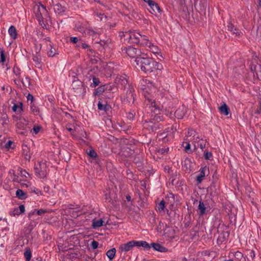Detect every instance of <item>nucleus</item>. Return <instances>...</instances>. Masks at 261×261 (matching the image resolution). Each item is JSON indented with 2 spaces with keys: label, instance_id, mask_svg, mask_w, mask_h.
<instances>
[{
  "label": "nucleus",
  "instance_id": "nucleus-53",
  "mask_svg": "<svg viewBox=\"0 0 261 261\" xmlns=\"http://www.w3.org/2000/svg\"><path fill=\"white\" fill-rule=\"evenodd\" d=\"M105 196H106V198H105L106 201L107 202H111L112 198L110 197L109 194L106 193Z\"/></svg>",
  "mask_w": 261,
  "mask_h": 261
},
{
  "label": "nucleus",
  "instance_id": "nucleus-59",
  "mask_svg": "<svg viewBox=\"0 0 261 261\" xmlns=\"http://www.w3.org/2000/svg\"><path fill=\"white\" fill-rule=\"evenodd\" d=\"M228 30L232 32L234 31L233 28L232 24H230L229 25H228ZM234 31H236V29H234Z\"/></svg>",
  "mask_w": 261,
  "mask_h": 261
},
{
  "label": "nucleus",
  "instance_id": "nucleus-55",
  "mask_svg": "<svg viewBox=\"0 0 261 261\" xmlns=\"http://www.w3.org/2000/svg\"><path fill=\"white\" fill-rule=\"evenodd\" d=\"M12 141L9 140V141H8L6 144H5V147L6 148H9L11 147V146L12 144Z\"/></svg>",
  "mask_w": 261,
  "mask_h": 261
},
{
  "label": "nucleus",
  "instance_id": "nucleus-57",
  "mask_svg": "<svg viewBox=\"0 0 261 261\" xmlns=\"http://www.w3.org/2000/svg\"><path fill=\"white\" fill-rule=\"evenodd\" d=\"M66 128L71 133V134L72 135V136H75V134H74V130L73 129H72V128L71 127H68V126H66Z\"/></svg>",
  "mask_w": 261,
  "mask_h": 261
},
{
  "label": "nucleus",
  "instance_id": "nucleus-48",
  "mask_svg": "<svg viewBox=\"0 0 261 261\" xmlns=\"http://www.w3.org/2000/svg\"><path fill=\"white\" fill-rule=\"evenodd\" d=\"M98 244H99L97 241L93 240L91 242V246L93 249H95L97 248V247L98 246Z\"/></svg>",
  "mask_w": 261,
  "mask_h": 261
},
{
  "label": "nucleus",
  "instance_id": "nucleus-19",
  "mask_svg": "<svg viewBox=\"0 0 261 261\" xmlns=\"http://www.w3.org/2000/svg\"><path fill=\"white\" fill-rule=\"evenodd\" d=\"M195 134L196 132L194 130L192 129H189L185 140L189 142L192 141L194 139Z\"/></svg>",
  "mask_w": 261,
  "mask_h": 261
},
{
  "label": "nucleus",
  "instance_id": "nucleus-36",
  "mask_svg": "<svg viewBox=\"0 0 261 261\" xmlns=\"http://www.w3.org/2000/svg\"><path fill=\"white\" fill-rule=\"evenodd\" d=\"M55 11H58V13H61L65 11V9L64 7H62L61 5L60 4H57L55 6Z\"/></svg>",
  "mask_w": 261,
  "mask_h": 261
},
{
  "label": "nucleus",
  "instance_id": "nucleus-46",
  "mask_svg": "<svg viewBox=\"0 0 261 261\" xmlns=\"http://www.w3.org/2000/svg\"><path fill=\"white\" fill-rule=\"evenodd\" d=\"M77 46L78 47H82L84 49L88 48L89 47V45H88L87 44L84 43L82 42H79Z\"/></svg>",
  "mask_w": 261,
  "mask_h": 261
},
{
  "label": "nucleus",
  "instance_id": "nucleus-6",
  "mask_svg": "<svg viewBox=\"0 0 261 261\" xmlns=\"http://www.w3.org/2000/svg\"><path fill=\"white\" fill-rule=\"evenodd\" d=\"M28 121L24 118H20L16 123V132L21 135L27 136L28 133Z\"/></svg>",
  "mask_w": 261,
  "mask_h": 261
},
{
  "label": "nucleus",
  "instance_id": "nucleus-52",
  "mask_svg": "<svg viewBox=\"0 0 261 261\" xmlns=\"http://www.w3.org/2000/svg\"><path fill=\"white\" fill-rule=\"evenodd\" d=\"M27 97L28 101H31V103H33L34 97L32 94H29Z\"/></svg>",
  "mask_w": 261,
  "mask_h": 261
},
{
  "label": "nucleus",
  "instance_id": "nucleus-28",
  "mask_svg": "<svg viewBox=\"0 0 261 261\" xmlns=\"http://www.w3.org/2000/svg\"><path fill=\"white\" fill-rule=\"evenodd\" d=\"M198 210L199 211V215L202 216L205 213V206L204 204L201 201H199V205L198 207Z\"/></svg>",
  "mask_w": 261,
  "mask_h": 261
},
{
  "label": "nucleus",
  "instance_id": "nucleus-8",
  "mask_svg": "<svg viewBox=\"0 0 261 261\" xmlns=\"http://www.w3.org/2000/svg\"><path fill=\"white\" fill-rule=\"evenodd\" d=\"M34 11L39 21L41 19H44L47 16V11L45 7L40 3L35 5Z\"/></svg>",
  "mask_w": 261,
  "mask_h": 261
},
{
  "label": "nucleus",
  "instance_id": "nucleus-20",
  "mask_svg": "<svg viewBox=\"0 0 261 261\" xmlns=\"http://www.w3.org/2000/svg\"><path fill=\"white\" fill-rule=\"evenodd\" d=\"M23 154L25 156V159L27 160H30L31 157L32 153L30 151L29 147L25 145L22 146Z\"/></svg>",
  "mask_w": 261,
  "mask_h": 261
},
{
  "label": "nucleus",
  "instance_id": "nucleus-60",
  "mask_svg": "<svg viewBox=\"0 0 261 261\" xmlns=\"http://www.w3.org/2000/svg\"><path fill=\"white\" fill-rule=\"evenodd\" d=\"M33 192L37 194H41V191L38 189L35 188H34V190H33Z\"/></svg>",
  "mask_w": 261,
  "mask_h": 261
},
{
  "label": "nucleus",
  "instance_id": "nucleus-5",
  "mask_svg": "<svg viewBox=\"0 0 261 261\" xmlns=\"http://www.w3.org/2000/svg\"><path fill=\"white\" fill-rule=\"evenodd\" d=\"M72 86L75 95L83 98L86 92V89L83 83L79 80H74Z\"/></svg>",
  "mask_w": 261,
  "mask_h": 261
},
{
  "label": "nucleus",
  "instance_id": "nucleus-38",
  "mask_svg": "<svg viewBox=\"0 0 261 261\" xmlns=\"http://www.w3.org/2000/svg\"><path fill=\"white\" fill-rule=\"evenodd\" d=\"M204 156L205 160H210L213 157V155L211 152L204 151Z\"/></svg>",
  "mask_w": 261,
  "mask_h": 261
},
{
  "label": "nucleus",
  "instance_id": "nucleus-37",
  "mask_svg": "<svg viewBox=\"0 0 261 261\" xmlns=\"http://www.w3.org/2000/svg\"><path fill=\"white\" fill-rule=\"evenodd\" d=\"M168 135L166 133H161L158 135L159 139H162L164 142L168 141L167 139Z\"/></svg>",
  "mask_w": 261,
  "mask_h": 261
},
{
  "label": "nucleus",
  "instance_id": "nucleus-61",
  "mask_svg": "<svg viewBox=\"0 0 261 261\" xmlns=\"http://www.w3.org/2000/svg\"><path fill=\"white\" fill-rule=\"evenodd\" d=\"M49 189H50V188L48 186H45L44 188V192H47V193L49 192Z\"/></svg>",
  "mask_w": 261,
  "mask_h": 261
},
{
  "label": "nucleus",
  "instance_id": "nucleus-7",
  "mask_svg": "<svg viewBox=\"0 0 261 261\" xmlns=\"http://www.w3.org/2000/svg\"><path fill=\"white\" fill-rule=\"evenodd\" d=\"M135 89L129 86L126 94L121 97L122 102L124 104L130 105L134 103L135 101Z\"/></svg>",
  "mask_w": 261,
  "mask_h": 261
},
{
  "label": "nucleus",
  "instance_id": "nucleus-10",
  "mask_svg": "<svg viewBox=\"0 0 261 261\" xmlns=\"http://www.w3.org/2000/svg\"><path fill=\"white\" fill-rule=\"evenodd\" d=\"M143 43H142V45L144 47L147 48L148 50L153 53V54H158L160 51V50L158 47L151 43L148 39V37H145V39H143Z\"/></svg>",
  "mask_w": 261,
  "mask_h": 261
},
{
  "label": "nucleus",
  "instance_id": "nucleus-17",
  "mask_svg": "<svg viewBox=\"0 0 261 261\" xmlns=\"http://www.w3.org/2000/svg\"><path fill=\"white\" fill-rule=\"evenodd\" d=\"M186 113V109L184 106L179 107L175 112V116L178 119H182Z\"/></svg>",
  "mask_w": 261,
  "mask_h": 261
},
{
  "label": "nucleus",
  "instance_id": "nucleus-22",
  "mask_svg": "<svg viewBox=\"0 0 261 261\" xmlns=\"http://www.w3.org/2000/svg\"><path fill=\"white\" fill-rule=\"evenodd\" d=\"M8 32L12 38L15 39L17 38V34L16 29L14 26L11 25L8 30Z\"/></svg>",
  "mask_w": 261,
  "mask_h": 261
},
{
  "label": "nucleus",
  "instance_id": "nucleus-11",
  "mask_svg": "<svg viewBox=\"0 0 261 261\" xmlns=\"http://www.w3.org/2000/svg\"><path fill=\"white\" fill-rule=\"evenodd\" d=\"M145 103L147 106H148L150 111L154 113L155 115L160 113V108L157 105L154 100L149 97H146Z\"/></svg>",
  "mask_w": 261,
  "mask_h": 261
},
{
  "label": "nucleus",
  "instance_id": "nucleus-18",
  "mask_svg": "<svg viewBox=\"0 0 261 261\" xmlns=\"http://www.w3.org/2000/svg\"><path fill=\"white\" fill-rule=\"evenodd\" d=\"M151 247L154 250L161 252H166L168 251V249L164 247L158 243H151Z\"/></svg>",
  "mask_w": 261,
  "mask_h": 261
},
{
  "label": "nucleus",
  "instance_id": "nucleus-39",
  "mask_svg": "<svg viewBox=\"0 0 261 261\" xmlns=\"http://www.w3.org/2000/svg\"><path fill=\"white\" fill-rule=\"evenodd\" d=\"M234 257L239 260H241L243 258V254L240 251H237L235 252Z\"/></svg>",
  "mask_w": 261,
  "mask_h": 261
},
{
  "label": "nucleus",
  "instance_id": "nucleus-21",
  "mask_svg": "<svg viewBox=\"0 0 261 261\" xmlns=\"http://www.w3.org/2000/svg\"><path fill=\"white\" fill-rule=\"evenodd\" d=\"M136 243L137 247H143L147 250L150 249L151 247V244H149L147 242L144 241H136Z\"/></svg>",
  "mask_w": 261,
  "mask_h": 261
},
{
  "label": "nucleus",
  "instance_id": "nucleus-32",
  "mask_svg": "<svg viewBox=\"0 0 261 261\" xmlns=\"http://www.w3.org/2000/svg\"><path fill=\"white\" fill-rule=\"evenodd\" d=\"M105 91V86H101L98 87L94 91V95H100L102 94V93Z\"/></svg>",
  "mask_w": 261,
  "mask_h": 261
},
{
  "label": "nucleus",
  "instance_id": "nucleus-15",
  "mask_svg": "<svg viewBox=\"0 0 261 261\" xmlns=\"http://www.w3.org/2000/svg\"><path fill=\"white\" fill-rule=\"evenodd\" d=\"M25 212V208L23 205H20L16 208H14L10 212V215L12 216H18Z\"/></svg>",
  "mask_w": 261,
  "mask_h": 261
},
{
  "label": "nucleus",
  "instance_id": "nucleus-25",
  "mask_svg": "<svg viewBox=\"0 0 261 261\" xmlns=\"http://www.w3.org/2000/svg\"><path fill=\"white\" fill-rule=\"evenodd\" d=\"M98 109L99 110L107 112L110 110V107L107 103L102 104V102L100 100H99L98 103Z\"/></svg>",
  "mask_w": 261,
  "mask_h": 261
},
{
  "label": "nucleus",
  "instance_id": "nucleus-30",
  "mask_svg": "<svg viewBox=\"0 0 261 261\" xmlns=\"http://www.w3.org/2000/svg\"><path fill=\"white\" fill-rule=\"evenodd\" d=\"M103 222V221L102 219H99L98 220H93L92 226L94 228L99 227L102 225Z\"/></svg>",
  "mask_w": 261,
  "mask_h": 261
},
{
  "label": "nucleus",
  "instance_id": "nucleus-3",
  "mask_svg": "<svg viewBox=\"0 0 261 261\" xmlns=\"http://www.w3.org/2000/svg\"><path fill=\"white\" fill-rule=\"evenodd\" d=\"M12 173L11 178L14 182L19 183L23 187H28L30 185L31 177L30 174L24 169L19 168L17 174L14 170L10 171Z\"/></svg>",
  "mask_w": 261,
  "mask_h": 261
},
{
  "label": "nucleus",
  "instance_id": "nucleus-35",
  "mask_svg": "<svg viewBox=\"0 0 261 261\" xmlns=\"http://www.w3.org/2000/svg\"><path fill=\"white\" fill-rule=\"evenodd\" d=\"M24 255L26 261H30L32 257L31 250L30 249H27V250H25L24 253Z\"/></svg>",
  "mask_w": 261,
  "mask_h": 261
},
{
  "label": "nucleus",
  "instance_id": "nucleus-51",
  "mask_svg": "<svg viewBox=\"0 0 261 261\" xmlns=\"http://www.w3.org/2000/svg\"><path fill=\"white\" fill-rule=\"evenodd\" d=\"M48 55L49 57H54L55 55V49L51 48L50 50L48 52Z\"/></svg>",
  "mask_w": 261,
  "mask_h": 261
},
{
  "label": "nucleus",
  "instance_id": "nucleus-13",
  "mask_svg": "<svg viewBox=\"0 0 261 261\" xmlns=\"http://www.w3.org/2000/svg\"><path fill=\"white\" fill-rule=\"evenodd\" d=\"M250 66L251 71L255 73L257 78L261 81V65L256 62H252Z\"/></svg>",
  "mask_w": 261,
  "mask_h": 261
},
{
  "label": "nucleus",
  "instance_id": "nucleus-12",
  "mask_svg": "<svg viewBox=\"0 0 261 261\" xmlns=\"http://www.w3.org/2000/svg\"><path fill=\"white\" fill-rule=\"evenodd\" d=\"M136 246V241H131L127 243L121 244L119 246V250L120 253L128 252Z\"/></svg>",
  "mask_w": 261,
  "mask_h": 261
},
{
  "label": "nucleus",
  "instance_id": "nucleus-14",
  "mask_svg": "<svg viewBox=\"0 0 261 261\" xmlns=\"http://www.w3.org/2000/svg\"><path fill=\"white\" fill-rule=\"evenodd\" d=\"M207 170L208 171V169L206 166H204L200 169V173L196 177V181L198 184H200L203 180Z\"/></svg>",
  "mask_w": 261,
  "mask_h": 261
},
{
  "label": "nucleus",
  "instance_id": "nucleus-62",
  "mask_svg": "<svg viewBox=\"0 0 261 261\" xmlns=\"http://www.w3.org/2000/svg\"><path fill=\"white\" fill-rule=\"evenodd\" d=\"M20 118H19L17 116H13V119L14 121H15L16 122H18L19 121V119Z\"/></svg>",
  "mask_w": 261,
  "mask_h": 261
},
{
  "label": "nucleus",
  "instance_id": "nucleus-2",
  "mask_svg": "<svg viewBox=\"0 0 261 261\" xmlns=\"http://www.w3.org/2000/svg\"><path fill=\"white\" fill-rule=\"evenodd\" d=\"M121 39L123 40L124 43L127 42L130 44H140L142 45L143 39L146 36L141 35L139 32L136 31L122 32L120 34Z\"/></svg>",
  "mask_w": 261,
  "mask_h": 261
},
{
  "label": "nucleus",
  "instance_id": "nucleus-54",
  "mask_svg": "<svg viewBox=\"0 0 261 261\" xmlns=\"http://www.w3.org/2000/svg\"><path fill=\"white\" fill-rule=\"evenodd\" d=\"M87 33L88 34H89L90 35H92V36H94V35H96L95 32L91 29H88L87 30Z\"/></svg>",
  "mask_w": 261,
  "mask_h": 261
},
{
  "label": "nucleus",
  "instance_id": "nucleus-23",
  "mask_svg": "<svg viewBox=\"0 0 261 261\" xmlns=\"http://www.w3.org/2000/svg\"><path fill=\"white\" fill-rule=\"evenodd\" d=\"M165 203L163 200L156 205V211L160 213H164L165 208Z\"/></svg>",
  "mask_w": 261,
  "mask_h": 261
},
{
  "label": "nucleus",
  "instance_id": "nucleus-56",
  "mask_svg": "<svg viewBox=\"0 0 261 261\" xmlns=\"http://www.w3.org/2000/svg\"><path fill=\"white\" fill-rule=\"evenodd\" d=\"M169 150V148H162V149H160L159 150V152H161V154H163L165 152H167V151H168Z\"/></svg>",
  "mask_w": 261,
  "mask_h": 261
},
{
  "label": "nucleus",
  "instance_id": "nucleus-16",
  "mask_svg": "<svg viewBox=\"0 0 261 261\" xmlns=\"http://www.w3.org/2000/svg\"><path fill=\"white\" fill-rule=\"evenodd\" d=\"M148 5L150 8L149 12L151 14H156L157 12L160 13L161 12V9L159 5L154 1H152L150 4H148Z\"/></svg>",
  "mask_w": 261,
  "mask_h": 261
},
{
  "label": "nucleus",
  "instance_id": "nucleus-40",
  "mask_svg": "<svg viewBox=\"0 0 261 261\" xmlns=\"http://www.w3.org/2000/svg\"><path fill=\"white\" fill-rule=\"evenodd\" d=\"M99 83V79L95 77H94L93 78V83L91 84V86L92 87H95L98 85Z\"/></svg>",
  "mask_w": 261,
  "mask_h": 261
},
{
  "label": "nucleus",
  "instance_id": "nucleus-34",
  "mask_svg": "<svg viewBox=\"0 0 261 261\" xmlns=\"http://www.w3.org/2000/svg\"><path fill=\"white\" fill-rule=\"evenodd\" d=\"M33 60L35 63L36 66H39L41 63V58L38 55H33Z\"/></svg>",
  "mask_w": 261,
  "mask_h": 261
},
{
  "label": "nucleus",
  "instance_id": "nucleus-9",
  "mask_svg": "<svg viewBox=\"0 0 261 261\" xmlns=\"http://www.w3.org/2000/svg\"><path fill=\"white\" fill-rule=\"evenodd\" d=\"M122 50L124 51L130 58H135L136 59L138 57H141V51L138 48L129 46L127 48H122Z\"/></svg>",
  "mask_w": 261,
  "mask_h": 261
},
{
  "label": "nucleus",
  "instance_id": "nucleus-50",
  "mask_svg": "<svg viewBox=\"0 0 261 261\" xmlns=\"http://www.w3.org/2000/svg\"><path fill=\"white\" fill-rule=\"evenodd\" d=\"M40 129H41L40 126H34V127L33 128L32 130H33L34 133L35 134H38L39 133V132L40 131Z\"/></svg>",
  "mask_w": 261,
  "mask_h": 261
},
{
  "label": "nucleus",
  "instance_id": "nucleus-42",
  "mask_svg": "<svg viewBox=\"0 0 261 261\" xmlns=\"http://www.w3.org/2000/svg\"><path fill=\"white\" fill-rule=\"evenodd\" d=\"M96 16L101 21H106L107 18V17L104 14H102V13H97Z\"/></svg>",
  "mask_w": 261,
  "mask_h": 261
},
{
  "label": "nucleus",
  "instance_id": "nucleus-43",
  "mask_svg": "<svg viewBox=\"0 0 261 261\" xmlns=\"http://www.w3.org/2000/svg\"><path fill=\"white\" fill-rule=\"evenodd\" d=\"M185 143L186 145L185 146V150L186 152H189L190 150L191 145L190 144V142L185 140L183 142V144Z\"/></svg>",
  "mask_w": 261,
  "mask_h": 261
},
{
  "label": "nucleus",
  "instance_id": "nucleus-31",
  "mask_svg": "<svg viewBox=\"0 0 261 261\" xmlns=\"http://www.w3.org/2000/svg\"><path fill=\"white\" fill-rule=\"evenodd\" d=\"M13 71L14 73L18 77V79L19 80H21L23 85H24V84L23 83V81H22V79H20L21 72H20V70L19 68H18L17 67H14L13 68Z\"/></svg>",
  "mask_w": 261,
  "mask_h": 261
},
{
  "label": "nucleus",
  "instance_id": "nucleus-47",
  "mask_svg": "<svg viewBox=\"0 0 261 261\" xmlns=\"http://www.w3.org/2000/svg\"><path fill=\"white\" fill-rule=\"evenodd\" d=\"M135 113L134 112H129L128 114H127V117L129 119V120H133L134 117H135Z\"/></svg>",
  "mask_w": 261,
  "mask_h": 261
},
{
  "label": "nucleus",
  "instance_id": "nucleus-26",
  "mask_svg": "<svg viewBox=\"0 0 261 261\" xmlns=\"http://www.w3.org/2000/svg\"><path fill=\"white\" fill-rule=\"evenodd\" d=\"M16 196L18 199L21 200L25 199L27 197L26 193L20 189H18L16 191Z\"/></svg>",
  "mask_w": 261,
  "mask_h": 261
},
{
  "label": "nucleus",
  "instance_id": "nucleus-4",
  "mask_svg": "<svg viewBox=\"0 0 261 261\" xmlns=\"http://www.w3.org/2000/svg\"><path fill=\"white\" fill-rule=\"evenodd\" d=\"M34 170L36 175L39 178H45L49 171L46 162L42 161L35 164Z\"/></svg>",
  "mask_w": 261,
  "mask_h": 261
},
{
  "label": "nucleus",
  "instance_id": "nucleus-24",
  "mask_svg": "<svg viewBox=\"0 0 261 261\" xmlns=\"http://www.w3.org/2000/svg\"><path fill=\"white\" fill-rule=\"evenodd\" d=\"M219 110L222 114L226 116L228 115L229 112V109L225 103H223V104L219 107Z\"/></svg>",
  "mask_w": 261,
  "mask_h": 261
},
{
  "label": "nucleus",
  "instance_id": "nucleus-58",
  "mask_svg": "<svg viewBox=\"0 0 261 261\" xmlns=\"http://www.w3.org/2000/svg\"><path fill=\"white\" fill-rule=\"evenodd\" d=\"M199 145L200 148L202 150H203V149L205 147V143L200 142Z\"/></svg>",
  "mask_w": 261,
  "mask_h": 261
},
{
  "label": "nucleus",
  "instance_id": "nucleus-41",
  "mask_svg": "<svg viewBox=\"0 0 261 261\" xmlns=\"http://www.w3.org/2000/svg\"><path fill=\"white\" fill-rule=\"evenodd\" d=\"M88 154L92 158H96L97 156V153L94 150H90L88 152Z\"/></svg>",
  "mask_w": 261,
  "mask_h": 261
},
{
  "label": "nucleus",
  "instance_id": "nucleus-33",
  "mask_svg": "<svg viewBox=\"0 0 261 261\" xmlns=\"http://www.w3.org/2000/svg\"><path fill=\"white\" fill-rule=\"evenodd\" d=\"M31 110L34 115L38 114L39 112V109L33 103H30Z\"/></svg>",
  "mask_w": 261,
  "mask_h": 261
},
{
  "label": "nucleus",
  "instance_id": "nucleus-44",
  "mask_svg": "<svg viewBox=\"0 0 261 261\" xmlns=\"http://www.w3.org/2000/svg\"><path fill=\"white\" fill-rule=\"evenodd\" d=\"M49 211H47V210H45V209H40L39 210H38L36 212L37 214L38 215H40V216H42V215H43L44 214H45V213H48Z\"/></svg>",
  "mask_w": 261,
  "mask_h": 261
},
{
  "label": "nucleus",
  "instance_id": "nucleus-27",
  "mask_svg": "<svg viewBox=\"0 0 261 261\" xmlns=\"http://www.w3.org/2000/svg\"><path fill=\"white\" fill-rule=\"evenodd\" d=\"M12 110L17 114H20L22 111V103L19 102V105L14 104L12 107Z\"/></svg>",
  "mask_w": 261,
  "mask_h": 261
},
{
  "label": "nucleus",
  "instance_id": "nucleus-29",
  "mask_svg": "<svg viewBox=\"0 0 261 261\" xmlns=\"http://www.w3.org/2000/svg\"><path fill=\"white\" fill-rule=\"evenodd\" d=\"M116 249L114 248L109 250L107 252L106 254L110 260H112L114 258L116 254Z\"/></svg>",
  "mask_w": 261,
  "mask_h": 261
},
{
  "label": "nucleus",
  "instance_id": "nucleus-45",
  "mask_svg": "<svg viewBox=\"0 0 261 261\" xmlns=\"http://www.w3.org/2000/svg\"><path fill=\"white\" fill-rule=\"evenodd\" d=\"M6 61V57L4 54V51L2 50L1 51V55H0V62L4 63Z\"/></svg>",
  "mask_w": 261,
  "mask_h": 261
},
{
  "label": "nucleus",
  "instance_id": "nucleus-64",
  "mask_svg": "<svg viewBox=\"0 0 261 261\" xmlns=\"http://www.w3.org/2000/svg\"><path fill=\"white\" fill-rule=\"evenodd\" d=\"M122 81L124 84H126L127 83V80L125 78L122 80Z\"/></svg>",
  "mask_w": 261,
  "mask_h": 261
},
{
  "label": "nucleus",
  "instance_id": "nucleus-1",
  "mask_svg": "<svg viewBox=\"0 0 261 261\" xmlns=\"http://www.w3.org/2000/svg\"><path fill=\"white\" fill-rule=\"evenodd\" d=\"M137 65L142 71L146 73L151 72L161 68L159 63L152 58L145 57H138L135 59Z\"/></svg>",
  "mask_w": 261,
  "mask_h": 261
},
{
  "label": "nucleus",
  "instance_id": "nucleus-49",
  "mask_svg": "<svg viewBox=\"0 0 261 261\" xmlns=\"http://www.w3.org/2000/svg\"><path fill=\"white\" fill-rule=\"evenodd\" d=\"M69 41L73 44L78 43L79 39L76 37H71L70 38Z\"/></svg>",
  "mask_w": 261,
  "mask_h": 261
},
{
  "label": "nucleus",
  "instance_id": "nucleus-63",
  "mask_svg": "<svg viewBox=\"0 0 261 261\" xmlns=\"http://www.w3.org/2000/svg\"><path fill=\"white\" fill-rule=\"evenodd\" d=\"M256 113H257V114L261 113V103H260L259 109L256 111Z\"/></svg>",
  "mask_w": 261,
  "mask_h": 261
}]
</instances>
